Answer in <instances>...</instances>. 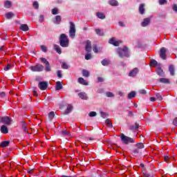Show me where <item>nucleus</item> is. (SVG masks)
<instances>
[{"label":"nucleus","mask_w":177,"mask_h":177,"mask_svg":"<svg viewBox=\"0 0 177 177\" xmlns=\"http://www.w3.org/2000/svg\"><path fill=\"white\" fill-rule=\"evenodd\" d=\"M120 137L121 141L124 143V145H129V143H135V140L131 137H128L125 136V134L122 133Z\"/></svg>","instance_id":"nucleus-1"},{"label":"nucleus","mask_w":177,"mask_h":177,"mask_svg":"<svg viewBox=\"0 0 177 177\" xmlns=\"http://www.w3.org/2000/svg\"><path fill=\"white\" fill-rule=\"evenodd\" d=\"M59 42L61 46L63 48H67L68 46V38L64 34H62L59 38Z\"/></svg>","instance_id":"nucleus-2"},{"label":"nucleus","mask_w":177,"mask_h":177,"mask_svg":"<svg viewBox=\"0 0 177 177\" xmlns=\"http://www.w3.org/2000/svg\"><path fill=\"white\" fill-rule=\"evenodd\" d=\"M117 52L120 57H128V56H129V53L127 47H124L123 49L119 48Z\"/></svg>","instance_id":"nucleus-3"},{"label":"nucleus","mask_w":177,"mask_h":177,"mask_svg":"<svg viewBox=\"0 0 177 177\" xmlns=\"http://www.w3.org/2000/svg\"><path fill=\"white\" fill-rule=\"evenodd\" d=\"M0 122L6 124V125H10L12 124V119L8 116L0 117Z\"/></svg>","instance_id":"nucleus-4"},{"label":"nucleus","mask_w":177,"mask_h":177,"mask_svg":"<svg viewBox=\"0 0 177 177\" xmlns=\"http://www.w3.org/2000/svg\"><path fill=\"white\" fill-rule=\"evenodd\" d=\"M30 69L31 71H35V72H41L44 71V66L41 64H37L36 66H30Z\"/></svg>","instance_id":"nucleus-5"},{"label":"nucleus","mask_w":177,"mask_h":177,"mask_svg":"<svg viewBox=\"0 0 177 177\" xmlns=\"http://www.w3.org/2000/svg\"><path fill=\"white\" fill-rule=\"evenodd\" d=\"M70 24L69 35L71 38H74L75 37V25L73 22H71Z\"/></svg>","instance_id":"nucleus-6"},{"label":"nucleus","mask_w":177,"mask_h":177,"mask_svg":"<svg viewBox=\"0 0 177 177\" xmlns=\"http://www.w3.org/2000/svg\"><path fill=\"white\" fill-rule=\"evenodd\" d=\"M109 42L111 45H114V46H118V45H120V44H121L122 41H121V40L117 41V39H115V38L113 37L111 39H109Z\"/></svg>","instance_id":"nucleus-7"},{"label":"nucleus","mask_w":177,"mask_h":177,"mask_svg":"<svg viewBox=\"0 0 177 177\" xmlns=\"http://www.w3.org/2000/svg\"><path fill=\"white\" fill-rule=\"evenodd\" d=\"M165 53H167V48H162L160 50V56L163 60H165L167 59V55H165Z\"/></svg>","instance_id":"nucleus-8"},{"label":"nucleus","mask_w":177,"mask_h":177,"mask_svg":"<svg viewBox=\"0 0 177 177\" xmlns=\"http://www.w3.org/2000/svg\"><path fill=\"white\" fill-rule=\"evenodd\" d=\"M38 86L41 91H45L48 88V83L46 82H40Z\"/></svg>","instance_id":"nucleus-9"},{"label":"nucleus","mask_w":177,"mask_h":177,"mask_svg":"<svg viewBox=\"0 0 177 177\" xmlns=\"http://www.w3.org/2000/svg\"><path fill=\"white\" fill-rule=\"evenodd\" d=\"M86 52H91L92 50V44L89 41H86Z\"/></svg>","instance_id":"nucleus-10"},{"label":"nucleus","mask_w":177,"mask_h":177,"mask_svg":"<svg viewBox=\"0 0 177 177\" xmlns=\"http://www.w3.org/2000/svg\"><path fill=\"white\" fill-rule=\"evenodd\" d=\"M149 24H150V18L144 19L141 24L142 27H146L147 26H149Z\"/></svg>","instance_id":"nucleus-11"},{"label":"nucleus","mask_w":177,"mask_h":177,"mask_svg":"<svg viewBox=\"0 0 177 177\" xmlns=\"http://www.w3.org/2000/svg\"><path fill=\"white\" fill-rule=\"evenodd\" d=\"M138 71H139L138 70V68H135L133 70L130 71V73H129V77H135V75H136V74H138Z\"/></svg>","instance_id":"nucleus-12"},{"label":"nucleus","mask_w":177,"mask_h":177,"mask_svg":"<svg viewBox=\"0 0 177 177\" xmlns=\"http://www.w3.org/2000/svg\"><path fill=\"white\" fill-rule=\"evenodd\" d=\"M156 73L158 75H160V77H164L165 75L164 71H162V69H161V68H160V66H158V68L156 69Z\"/></svg>","instance_id":"nucleus-13"},{"label":"nucleus","mask_w":177,"mask_h":177,"mask_svg":"<svg viewBox=\"0 0 177 177\" xmlns=\"http://www.w3.org/2000/svg\"><path fill=\"white\" fill-rule=\"evenodd\" d=\"M9 145H10V141H3L0 144V147H2V148L8 147Z\"/></svg>","instance_id":"nucleus-14"},{"label":"nucleus","mask_w":177,"mask_h":177,"mask_svg":"<svg viewBox=\"0 0 177 177\" xmlns=\"http://www.w3.org/2000/svg\"><path fill=\"white\" fill-rule=\"evenodd\" d=\"M151 67H160V65H158V63L157 61L152 59L150 63Z\"/></svg>","instance_id":"nucleus-15"},{"label":"nucleus","mask_w":177,"mask_h":177,"mask_svg":"<svg viewBox=\"0 0 177 177\" xmlns=\"http://www.w3.org/2000/svg\"><path fill=\"white\" fill-rule=\"evenodd\" d=\"M72 111H73V105L68 104V106H67L66 110L64 112V113L65 114H68V113H71Z\"/></svg>","instance_id":"nucleus-16"},{"label":"nucleus","mask_w":177,"mask_h":177,"mask_svg":"<svg viewBox=\"0 0 177 177\" xmlns=\"http://www.w3.org/2000/svg\"><path fill=\"white\" fill-rule=\"evenodd\" d=\"M79 97H80V99H82L83 100H86V99H88V96L85 93H80Z\"/></svg>","instance_id":"nucleus-17"},{"label":"nucleus","mask_w":177,"mask_h":177,"mask_svg":"<svg viewBox=\"0 0 177 177\" xmlns=\"http://www.w3.org/2000/svg\"><path fill=\"white\" fill-rule=\"evenodd\" d=\"M1 133H8V132H9V131L8 130V127L5 125L1 126Z\"/></svg>","instance_id":"nucleus-18"},{"label":"nucleus","mask_w":177,"mask_h":177,"mask_svg":"<svg viewBox=\"0 0 177 177\" xmlns=\"http://www.w3.org/2000/svg\"><path fill=\"white\" fill-rule=\"evenodd\" d=\"M79 84H82V85H88V82H86L84 78L80 77L78 79Z\"/></svg>","instance_id":"nucleus-19"},{"label":"nucleus","mask_w":177,"mask_h":177,"mask_svg":"<svg viewBox=\"0 0 177 177\" xmlns=\"http://www.w3.org/2000/svg\"><path fill=\"white\" fill-rule=\"evenodd\" d=\"M4 7H6L7 9H9L12 8V2L10 1H6L4 2Z\"/></svg>","instance_id":"nucleus-20"},{"label":"nucleus","mask_w":177,"mask_h":177,"mask_svg":"<svg viewBox=\"0 0 177 177\" xmlns=\"http://www.w3.org/2000/svg\"><path fill=\"white\" fill-rule=\"evenodd\" d=\"M62 88H63V85H62V82H57L56 87H55L56 91H60V89H62Z\"/></svg>","instance_id":"nucleus-21"},{"label":"nucleus","mask_w":177,"mask_h":177,"mask_svg":"<svg viewBox=\"0 0 177 177\" xmlns=\"http://www.w3.org/2000/svg\"><path fill=\"white\" fill-rule=\"evenodd\" d=\"M19 28L22 31H28V26L27 24H21Z\"/></svg>","instance_id":"nucleus-22"},{"label":"nucleus","mask_w":177,"mask_h":177,"mask_svg":"<svg viewBox=\"0 0 177 177\" xmlns=\"http://www.w3.org/2000/svg\"><path fill=\"white\" fill-rule=\"evenodd\" d=\"M169 71L171 74V75H175V68H174V66L170 65L169 67Z\"/></svg>","instance_id":"nucleus-23"},{"label":"nucleus","mask_w":177,"mask_h":177,"mask_svg":"<svg viewBox=\"0 0 177 177\" xmlns=\"http://www.w3.org/2000/svg\"><path fill=\"white\" fill-rule=\"evenodd\" d=\"M159 82H160L162 84H169V79L160 78L159 79Z\"/></svg>","instance_id":"nucleus-24"},{"label":"nucleus","mask_w":177,"mask_h":177,"mask_svg":"<svg viewBox=\"0 0 177 177\" xmlns=\"http://www.w3.org/2000/svg\"><path fill=\"white\" fill-rule=\"evenodd\" d=\"M54 49H55V50H56L57 53H59V55L62 54V49L60 48V46L55 44Z\"/></svg>","instance_id":"nucleus-25"},{"label":"nucleus","mask_w":177,"mask_h":177,"mask_svg":"<svg viewBox=\"0 0 177 177\" xmlns=\"http://www.w3.org/2000/svg\"><path fill=\"white\" fill-rule=\"evenodd\" d=\"M139 12L141 15H143V13H145V4L140 5Z\"/></svg>","instance_id":"nucleus-26"},{"label":"nucleus","mask_w":177,"mask_h":177,"mask_svg":"<svg viewBox=\"0 0 177 177\" xmlns=\"http://www.w3.org/2000/svg\"><path fill=\"white\" fill-rule=\"evenodd\" d=\"M60 21H62V17L59 15L55 17V21L54 23L55 24H60Z\"/></svg>","instance_id":"nucleus-27"},{"label":"nucleus","mask_w":177,"mask_h":177,"mask_svg":"<svg viewBox=\"0 0 177 177\" xmlns=\"http://www.w3.org/2000/svg\"><path fill=\"white\" fill-rule=\"evenodd\" d=\"M136 147L137 149H139L140 150L141 149H145V145H143V143L142 142H138L136 145Z\"/></svg>","instance_id":"nucleus-28"},{"label":"nucleus","mask_w":177,"mask_h":177,"mask_svg":"<svg viewBox=\"0 0 177 177\" xmlns=\"http://www.w3.org/2000/svg\"><path fill=\"white\" fill-rule=\"evenodd\" d=\"M109 4L112 6H117L118 5V1L116 0H111L109 1Z\"/></svg>","instance_id":"nucleus-29"},{"label":"nucleus","mask_w":177,"mask_h":177,"mask_svg":"<svg viewBox=\"0 0 177 177\" xmlns=\"http://www.w3.org/2000/svg\"><path fill=\"white\" fill-rule=\"evenodd\" d=\"M135 96H136V93L135 91H131L130 93H129L128 98L132 99V97H135Z\"/></svg>","instance_id":"nucleus-30"},{"label":"nucleus","mask_w":177,"mask_h":177,"mask_svg":"<svg viewBox=\"0 0 177 177\" xmlns=\"http://www.w3.org/2000/svg\"><path fill=\"white\" fill-rule=\"evenodd\" d=\"M105 124H106L107 127H109V128H112L113 127V123H111V121H110V120L107 119L105 122Z\"/></svg>","instance_id":"nucleus-31"},{"label":"nucleus","mask_w":177,"mask_h":177,"mask_svg":"<svg viewBox=\"0 0 177 177\" xmlns=\"http://www.w3.org/2000/svg\"><path fill=\"white\" fill-rule=\"evenodd\" d=\"M97 16L98 19H105L106 18V16L104 15V14H103L102 12H97Z\"/></svg>","instance_id":"nucleus-32"},{"label":"nucleus","mask_w":177,"mask_h":177,"mask_svg":"<svg viewBox=\"0 0 177 177\" xmlns=\"http://www.w3.org/2000/svg\"><path fill=\"white\" fill-rule=\"evenodd\" d=\"M80 138L83 139V140H95V138H93V137L88 138V137H84L82 136H80Z\"/></svg>","instance_id":"nucleus-33"},{"label":"nucleus","mask_w":177,"mask_h":177,"mask_svg":"<svg viewBox=\"0 0 177 177\" xmlns=\"http://www.w3.org/2000/svg\"><path fill=\"white\" fill-rule=\"evenodd\" d=\"M49 120H52L53 118H55V112L51 111L48 113Z\"/></svg>","instance_id":"nucleus-34"},{"label":"nucleus","mask_w":177,"mask_h":177,"mask_svg":"<svg viewBox=\"0 0 177 177\" xmlns=\"http://www.w3.org/2000/svg\"><path fill=\"white\" fill-rule=\"evenodd\" d=\"M82 75H83V77H89V71L86 70H83Z\"/></svg>","instance_id":"nucleus-35"},{"label":"nucleus","mask_w":177,"mask_h":177,"mask_svg":"<svg viewBox=\"0 0 177 177\" xmlns=\"http://www.w3.org/2000/svg\"><path fill=\"white\" fill-rule=\"evenodd\" d=\"M95 32L97 35H104L103 30L100 29H95Z\"/></svg>","instance_id":"nucleus-36"},{"label":"nucleus","mask_w":177,"mask_h":177,"mask_svg":"<svg viewBox=\"0 0 177 177\" xmlns=\"http://www.w3.org/2000/svg\"><path fill=\"white\" fill-rule=\"evenodd\" d=\"M102 66H109L110 64V61L104 59L102 61Z\"/></svg>","instance_id":"nucleus-37"},{"label":"nucleus","mask_w":177,"mask_h":177,"mask_svg":"<svg viewBox=\"0 0 177 177\" xmlns=\"http://www.w3.org/2000/svg\"><path fill=\"white\" fill-rule=\"evenodd\" d=\"M14 15L13 12H8L7 14H6V17L7 19H12V17H13Z\"/></svg>","instance_id":"nucleus-38"},{"label":"nucleus","mask_w":177,"mask_h":177,"mask_svg":"<svg viewBox=\"0 0 177 177\" xmlns=\"http://www.w3.org/2000/svg\"><path fill=\"white\" fill-rule=\"evenodd\" d=\"M32 5L35 9H38L39 8V3H38V1H34Z\"/></svg>","instance_id":"nucleus-39"},{"label":"nucleus","mask_w":177,"mask_h":177,"mask_svg":"<svg viewBox=\"0 0 177 177\" xmlns=\"http://www.w3.org/2000/svg\"><path fill=\"white\" fill-rule=\"evenodd\" d=\"M40 60L41 62V63H44V64L46 65L49 64V62H48V60H46L45 58L41 57L40 58Z\"/></svg>","instance_id":"nucleus-40"},{"label":"nucleus","mask_w":177,"mask_h":177,"mask_svg":"<svg viewBox=\"0 0 177 177\" xmlns=\"http://www.w3.org/2000/svg\"><path fill=\"white\" fill-rule=\"evenodd\" d=\"M133 153L134 154H139V153H141V151L140 149H139V148L136 147V149H133Z\"/></svg>","instance_id":"nucleus-41"},{"label":"nucleus","mask_w":177,"mask_h":177,"mask_svg":"<svg viewBox=\"0 0 177 177\" xmlns=\"http://www.w3.org/2000/svg\"><path fill=\"white\" fill-rule=\"evenodd\" d=\"M45 71L47 72L51 71L50 65L49 64V63L48 64H46Z\"/></svg>","instance_id":"nucleus-42"},{"label":"nucleus","mask_w":177,"mask_h":177,"mask_svg":"<svg viewBox=\"0 0 177 177\" xmlns=\"http://www.w3.org/2000/svg\"><path fill=\"white\" fill-rule=\"evenodd\" d=\"M96 115L97 113L95 111H91L88 114L89 117H96Z\"/></svg>","instance_id":"nucleus-43"},{"label":"nucleus","mask_w":177,"mask_h":177,"mask_svg":"<svg viewBox=\"0 0 177 177\" xmlns=\"http://www.w3.org/2000/svg\"><path fill=\"white\" fill-rule=\"evenodd\" d=\"M58 11H59V10L57 8H55L52 10V13H53V15H57Z\"/></svg>","instance_id":"nucleus-44"},{"label":"nucleus","mask_w":177,"mask_h":177,"mask_svg":"<svg viewBox=\"0 0 177 177\" xmlns=\"http://www.w3.org/2000/svg\"><path fill=\"white\" fill-rule=\"evenodd\" d=\"M106 96L107 97H114V94L111 92H108L106 93Z\"/></svg>","instance_id":"nucleus-45"},{"label":"nucleus","mask_w":177,"mask_h":177,"mask_svg":"<svg viewBox=\"0 0 177 177\" xmlns=\"http://www.w3.org/2000/svg\"><path fill=\"white\" fill-rule=\"evenodd\" d=\"M10 68H12V66L10 64H8L5 68L4 70L5 71H8L9 70H10Z\"/></svg>","instance_id":"nucleus-46"},{"label":"nucleus","mask_w":177,"mask_h":177,"mask_svg":"<svg viewBox=\"0 0 177 177\" xmlns=\"http://www.w3.org/2000/svg\"><path fill=\"white\" fill-rule=\"evenodd\" d=\"M86 60H90V59H92V55L91 54H87L85 55Z\"/></svg>","instance_id":"nucleus-47"},{"label":"nucleus","mask_w":177,"mask_h":177,"mask_svg":"<svg viewBox=\"0 0 177 177\" xmlns=\"http://www.w3.org/2000/svg\"><path fill=\"white\" fill-rule=\"evenodd\" d=\"M93 50L95 52V53H97L99 52V49H97V47L96 46H93Z\"/></svg>","instance_id":"nucleus-48"},{"label":"nucleus","mask_w":177,"mask_h":177,"mask_svg":"<svg viewBox=\"0 0 177 177\" xmlns=\"http://www.w3.org/2000/svg\"><path fill=\"white\" fill-rule=\"evenodd\" d=\"M62 68L67 69L68 68V65H67L66 63H62Z\"/></svg>","instance_id":"nucleus-49"},{"label":"nucleus","mask_w":177,"mask_h":177,"mask_svg":"<svg viewBox=\"0 0 177 177\" xmlns=\"http://www.w3.org/2000/svg\"><path fill=\"white\" fill-rule=\"evenodd\" d=\"M160 5H164V3H167V0H159Z\"/></svg>","instance_id":"nucleus-50"},{"label":"nucleus","mask_w":177,"mask_h":177,"mask_svg":"<svg viewBox=\"0 0 177 177\" xmlns=\"http://www.w3.org/2000/svg\"><path fill=\"white\" fill-rule=\"evenodd\" d=\"M156 97L158 100H162V97L160 94H156Z\"/></svg>","instance_id":"nucleus-51"},{"label":"nucleus","mask_w":177,"mask_h":177,"mask_svg":"<svg viewBox=\"0 0 177 177\" xmlns=\"http://www.w3.org/2000/svg\"><path fill=\"white\" fill-rule=\"evenodd\" d=\"M57 77H59V78H62V71H57Z\"/></svg>","instance_id":"nucleus-52"},{"label":"nucleus","mask_w":177,"mask_h":177,"mask_svg":"<svg viewBox=\"0 0 177 177\" xmlns=\"http://www.w3.org/2000/svg\"><path fill=\"white\" fill-rule=\"evenodd\" d=\"M41 49L43 52H46V46H41Z\"/></svg>","instance_id":"nucleus-53"},{"label":"nucleus","mask_w":177,"mask_h":177,"mask_svg":"<svg viewBox=\"0 0 177 177\" xmlns=\"http://www.w3.org/2000/svg\"><path fill=\"white\" fill-rule=\"evenodd\" d=\"M5 96H6V93H5V92H1L0 93V97H5Z\"/></svg>","instance_id":"nucleus-54"},{"label":"nucleus","mask_w":177,"mask_h":177,"mask_svg":"<svg viewBox=\"0 0 177 177\" xmlns=\"http://www.w3.org/2000/svg\"><path fill=\"white\" fill-rule=\"evenodd\" d=\"M173 10H174V12H177V6H176V4L173 5Z\"/></svg>","instance_id":"nucleus-55"},{"label":"nucleus","mask_w":177,"mask_h":177,"mask_svg":"<svg viewBox=\"0 0 177 177\" xmlns=\"http://www.w3.org/2000/svg\"><path fill=\"white\" fill-rule=\"evenodd\" d=\"M173 124H174V125H175L176 127H177V118L174 120Z\"/></svg>","instance_id":"nucleus-56"},{"label":"nucleus","mask_w":177,"mask_h":177,"mask_svg":"<svg viewBox=\"0 0 177 177\" xmlns=\"http://www.w3.org/2000/svg\"><path fill=\"white\" fill-rule=\"evenodd\" d=\"M149 100H150L151 102H156V97H151L149 98Z\"/></svg>","instance_id":"nucleus-57"},{"label":"nucleus","mask_w":177,"mask_h":177,"mask_svg":"<svg viewBox=\"0 0 177 177\" xmlns=\"http://www.w3.org/2000/svg\"><path fill=\"white\" fill-rule=\"evenodd\" d=\"M39 20V21H44V16L43 15H40Z\"/></svg>","instance_id":"nucleus-58"},{"label":"nucleus","mask_w":177,"mask_h":177,"mask_svg":"<svg viewBox=\"0 0 177 177\" xmlns=\"http://www.w3.org/2000/svg\"><path fill=\"white\" fill-rule=\"evenodd\" d=\"M165 161H169V157L167 156H165Z\"/></svg>","instance_id":"nucleus-59"},{"label":"nucleus","mask_w":177,"mask_h":177,"mask_svg":"<svg viewBox=\"0 0 177 177\" xmlns=\"http://www.w3.org/2000/svg\"><path fill=\"white\" fill-rule=\"evenodd\" d=\"M140 93H142V95H145L146 93V91L145 90H140Z\"/></svg>","instance_id":"nucleus-60"},{"label":"nucleus","mask_w":177,"mask_h":177,"mask_svg":"<svg viewBox=\"0 0 177 177\" xmlns=\"http://www.w3.org/2000/svg\"><path fill=\"white\" fill-rule=\"evenodd\" d=\"M98 82H103V77H98Z\"/></svg>","instance_id":"nucleus-61"},{"label":"nucleus","mask_w":177,"mask_h":177,"mask_svg":"<svg viewBox=\"0 0 177 177\" xmlns=\"http://www.w3.org/2000/svg\"><path fill=\"white\" fill-rule=\"evenodd\" d=\"M144 177H149L150 176L149 174H148L147 173H143Z\"/></svg>","instance_id":"nucleus-62"},{"label":"nucleus","mask_w":177,"mask_h":177,"mask_svg":"<svg viewBox=\"0 0 177 177\" xmlns=\"http://www.w3.org/2000/svg\"><path fill=\"white\" fill-rule=\"evenodd\" d=\"M28 174H32V169H29L28 170Z\"/></svg>","instance_id":"nucleus-63"},{"label":"nucleus","mask_w":177,"mask_h":177,"mask_svg":"<svg viewBox=\"0 0 177 177\" xmlns=\"http://www.w3.org/2000/svg\"><path fill=\"white\" fill-rule=\"evenodd\" d=\"M60 177H73V176H65V175H63V176H61Z\"/></svg>","instance_id":"nucleus-64"}]
</instances>
